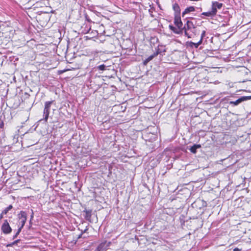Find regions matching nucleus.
I'll list each match as a JSON object with an SVG mask.
<instances>
[{"instance_id": "24", "label": "nucleus", "mask_w": 251, "mask_h": 251, "mask_svg": "<svg viewBox=\"0 0 251 251\" xmlns=\"http://www.w3.org/2000/svg\"><path fill=\"white\" fill-rule=\"evenodd\" d=\"M13 245H14V244L13 242L8 244L7 245V247H12Z\"/></svg>"}, {"instance_id": "20", "label": "nucleus", "mask_w": 251, "mask_h": 251, "mask_svg": "<svg viewBox=\"0 0 251 251\" xmlns=\"http://www.w3.org/2000/svg\"><path fill=\"white\" fill-rule=\"evenodd\" d=\"M205 31L203 30V31H202V32L201 34V39L200 40V41L201 40V42H202L203 38L205 36Z\"/></svg>"}, {"instance_id": "1", "label": "nucleus", "mask_w": 251, "mask_h": 251, "mask_svg": "<svg viewBox=\"0 0 251 251\" xmlns=\"http://www.w3.org/2000/svg\"><path fill=\"white\" fill-rule=\"evenodd\" d=\"M53 104H55L54 100L47 101L45 102L44 109L43 111L44 118L41 119V121L44 120L45 122H47L51 109V105Z\"/></svg>"}, {"instance_id": "22", "label": "nucleus", "mask_w": 251, "mask_h": 251, "mask_svg": "<svg viewBox=\"0 0 251 251\" xmlns=\"http://www.w3.org/2000/svg\"><path fill=\"white\" fill-rule=\"evenodd\" d=\"M32 211V213H31V215L30 216V222L31 221V220H32L33 218V216H34V213H33V210H31Z\"/></svg>"}, {"instance_id": "4", "label": "nucleus", "mask_w": 251, "mask_h": 251, "mask_svg": "<svg viewBox=\"0 0 251 251\" xmlns=\"http://www.w3.org/2000/svg\"><path fill=\"white\" fill-rule=\"evenodd\" d=\"M1 229L3 233L5 234H8L11 232L12 228L10 227L7 220H5L4 221V223L1 226Z\"/></svg>"}, {"instance_id": "16", "label": "nucleus", "mask_w": 251, "mask_h": 251, "mask_svg": "<svg viewBox=\"0 0 251 251\" xmlns=\"http://www.w3.org/2000/svg\"><path fill=\"white\" fill-rule=\"evenodd\" d=\"M13 208V206L12 205H9L8 207H7L6 208H5L2 211V214H6L10 210Z\"/></svg>"}, {"instance_id": "25", "label": "nucleus", "mask_w": 251, "mask_h": 251, "mask_svg": "<svg viewBox=\"0 0 251 251\" xmlns=\"http://www.w3.org/2000/svg\"><path fill=\"white\" fill-rule=\"evenodd\" d=\"M19 234H17V232L16 233V234L13 236V239H16L17 236H18Z\"/></svg>"}, {"instance_id": "23", "label": "nucleus", "mask_w": 251, "mask_h": 251, "mask_svg": "<svg viewBox=\"0 0 251 251\" xmlns=\"http://www.w3.org/2000/svg\"><path fill=\"white\" fill-rule=\"evenodd\" d=\"M4 126V123L3 122H1V123L0 124V128H3V127Z\"/></svg>"}, {"instance_id": "28", "label": "nucleus", "mask_w": 251, "mask_h": 251, "mask_svg": "<svg viewBox=\"0 0 251 251\" xmlns=\"http://www.w3.org/2000/svg\"><path fill=\"white\" fill-rule=\"evenodd\" d=\"M240 251V250L237 248L234 249V250H233V251Z\"/></svg>"}, {"instance_id": "12", "label": "nucleus", "mask_w": 251, "mask_h": 251, "mask_svg": "<svg viewBox=\"0 0 251 251\" xmlns=\"http://www.w3.org/2000/svg\"><path fill=\"white\" fill-rule=\"evenodd\" d=\"M201 148V145L199 144H195L192 147H191L190 149V151L191 152L193 153H196L197 152V150Z\"/></svg>"}, {"instance_id": "9", "label": "nucleus", "mask_w": 251, "mask_h": 251, "mask_svg": "<svg viewBox=\"0 0 251 251\" xmlns=\"http://www.w3.org/2000/svg\"><path fill=\"white\" fill-rule=\"evenodd\" d=\"M173 9L175 11V16L180 15V8L179 5L177 3H175L173 5Z\"/></svg>"}, {"instance_id": "7", "label": "nucleus", "mask_w": 251, "mask_h": 251, "mask_svg": "<svg viewBox=\"0 0 251 251\" xmlns=\"http://www.w3.org/2000/svg\"><path fill=\"white\" fill-rule=\"evenodd\" d=\"M174 24L179 29H181L182 30L183 24L181 20L180 15L175 16Z\"/></svg>"}, {"instance_id": "15", "label": "nucleus", "mask_w": 251, "mask_h": 251, "mask_svg": "<svg viewBox=\"0 0 251 251\" xmlns=\"http://www.w3.org/2000/svg\"><path fill=\"white\" fill-rule=\"evenodd\" d=\"M201 15L205 16H207V17H212V16H214L216 14L211 10V11H209L208 12H203L201 13Z\"/></svg>"}, {"instance_id": "29", "label": "nucleus", "mask_w": 251, "mask_h": 251, "mask_svg": "<svg viewBox=\"0 0 251 251\" xmlns=\"http://www.w3.org/2000/svg\"><path fill=\"white\" fill-rule=\"evenodd\" d=\"M86 18L88 22H90V21H91L90 20H89L88 19V18H87V16H86Z\"/></svg>"}, {"instance_id": "17", "label": "nucleus", "mask_w": 251, "mask_h": 251, "mask_svg": "<svg viewBox=\"0 0 251 251\" xmlns=\"http://www.w3.org/2000/svg\"><path fill=\"white\" fill-rule=\"evenodd\" d=\"M106 68V66L104 64H102L98 66L97 67V69L100 71H104Z\"/></svg>"}, {"instance_id": "14", "label": "nucleus", "mask_w": 251, "mask_h": 251, "mask_svg": "<svg viewBox=\"0 0 251 251\" xmlns=\"http://www.w3.org/2000/svg\"><path fill=\"white\" fill-rule=\"evenodd\" d=\"M201 40L199 41L198 43H193L192 42H190L189 43V46L191 47H195V48H198V47L201 44Z\"/></svg>"}, {"instance_id": "19", "label": "nucleus", "mask_w": 251, "mask_h": 251, "mask_svg": "<svg viewBox=\"0 0 251 251\" xmlns=\"http://www.w3.org/2000/svg\"><path fill=\"white\" fill-rule=\"evenodd\" d=\"M152 59V56H149V57H148L144 62V64H147L149 61H150Z\"/></svg>"}, {"instance_id": "8", "label": "nucleus", "mask_w": 251, "mask_h": 251, "mask_svg": "<svg viewBox=\"0 0 251 251\" xmlns=\"http://www.w3.org/2000/svg\"><path fill=\"white\" fill-rule=\"evenodd\" d=\"M223 6V3H219L217 1H213L212 3L211 10L214 13L216 14L217 10V9H220Z\"/></svg>"}, {"instance_id": "13", "label": "nucleus", "mask_w": 251, "mask_h": 251, "mask_svg": "<svg viewBox=\"0 0 251 251\" xmlns=\"http://www.w3.org/2000/svg\"><path fill=\"white\" fill-rule=\"evenodd\" d=\"M169 29L173 31L174 33L176 34H179L180 32L182 31L181 29H179L178 28H176L172 25H169Z\"/></svg>"}, {"instance_id": "26", "label": "nucleus", "mask_w": 251, "mask_h": 251, "mask_svg": "<svg viewBox=\"0 0 251 251\" xmlns=\"http://www.w3.org/2000/svg\"><path fill=\"white\" fill-rule=\"evenodd\" d=\"M20 240L18 239V240H17L16 241H15L14 242H13L14 245L17 244L18 243H19L20 242Z\"/></svg>"}, {"instance_id": "11", "label": "nucleus", "mask_w": 251, "mask_h": 251, "mask_svg": "<svg viewBox=\"0 0 251 251\" xmlns=\"http://www.w3.org/2000/svg\"><path fill=\"white\" fill-rule=\"evenodd\" d=\"M195 10V8L194 6H191L188 7H187L185 10L182 13V17H184L185 15L188 14L191 12L194 11Z\"/></svg>"}, {"instance_id": "10", "label": "nucleus", "mask_w": 251, "mask_h": 251, "mask_svg": "<svg viewBox=\"0 0 251 251\" xmlns=\"http://www.w3.org/2000/svg\"><path fill=\"white\" fill-rule=\"evenodd\" d=\"M92 210L91 209H86L83 210V212L85 213V219L87 221H90Z\"/></svg>"}, {"instance_id": "5", "label": "nucleus", "mask_w": 251, "mask_h": 251, "mask_svg": "<svg viewBox=\"0 0 251 251\" xmlns=\"http://www.w3.org/2000/svg\"><path fill=\"white\" fill-rule=\"evenodd\" d=\"M199 32L197 29V26L195 25L192 29H191L189 31L185 32V35L188 37L189 38H192L194 36L199 34Z\"/></svg>"}, {"instance_id": "31", "label": "nucleus", "mask_w": 251, "mask_h": 251, "mask_svg": "<svg viewBox=\"0 0 251 251\" xmlns=\"http://www.w3.org/2000/svg\"><path fill=\"white\" fill-rule=\"evenodd\" d=\"M192 20L193 21H195V19L194 18H192Z\"/></svg>"}, {"instance_id": "27", "label": "nucleus", "mask_w": 251, "mask_h": 251, "mask_svg": "<svg viewBox=\"0 0 251 251\" xmlns=\"http://www.w3.org/2000/svg\"><path fill=\"white\" fill-rule=\"evenodd\" d=\"M3 215L4 214H2V213L0 214V221L3 218Z\"/></svg>"}, {"instance_id": "6", "label": "nucleus", "mask_w": 251, "mask_h": 251, "mask_svg": "<svg viewBox=\"0 0 251 251\" xmlns=\"http://www.w3.org/2000/svg\"><path fill=\"white\" fill-rule=\"evenodd\" d=\"M195 25V24H194L193 21L188 20L182 28V30H184L185 33L186 31H189Z\"/></svg>"}, {"instance_id": "32", "label": "nucleus", "mask_w": 251, "mask_h": 251, "mask_svg": "<svg viewBox=\"0 0 251 251\" xmlns=\"http://www.w3.org/2000/svg\"><path fill=\"white\" fill-rule=\"evenodd\" d=\"M74 0V1H77V0Z\"/></svg>"}, {"instance_id": "21", "label": "nucleus", "mask_w": 251, "mask_h": 251, "mask_svg": "<svg viewBox=\"0 0 251 251\" xmlns=\"http://www.w3.org/2000/svg\"><path fill=\"white\" fill-rule=\"evenodd\" d=\"M23 228V227H22V226H21L19 227V228L18 229V231H17V234H20V233L21 232V231L22 230V229Z\"/></svg>"}, {"instance_id": "2", "label": "nucleus", "mask_w": 251, "mask_h": 251, "mask_svg": "<svg viewBox=\"0 0 251 251\" xmlns=\"http://www.w3.org/2000/svg\"><path fill=\"white\" fill-rule=\"evenodd\" d=\"M18 217L19 220V223L21 224L22 227H23L27 219V214L26 212L21 211L18 215Z\"/></svg>"}, {"instance_id": "18", "label": "nucleus", "mask_w": 251, "mask_h": 251, "mask_svg": "<svg viewBox=\"0 0 251 251\" xmlns=\"http://www.w3.org/2000/svg\"><path fill=\"white\" fill-rule=\"evenodd\" d=\"M161 53V51L159 49H158L156 50V52H154L153 54L150 55V56H152V59H153L154 57L156 56L158 54H160Z\"/></svg>"}, {"instance_id": "3", "label": "nucleus", "mask_w": 251, "mask_h": 251, "mask_svg": "<svg viewBox=\"0 0 251 251\" xmlns=\"http://www.w3.org/2000/svg\"><path fill=\"white\" fill-rule=\"evenodd\" d=\"M251 100V96H242L235 101H230L229 102V104L232 105V106H236L244 101L248 100Z\"/></svg>"}, {"instance_id": "30", "label": "nucleus", "mask_w": 251, "mask_h": 251, "mask_svg": "<svg viewBox=\"0 0 251 251\" xmlns=\"http://www.w3.org/2000/svg\"><path fill=\"white\" fill-rule=\"evenodd\" d=\"M87 230V229H85L84 230V232H86Z\"/></svg>"}]
</instances>
